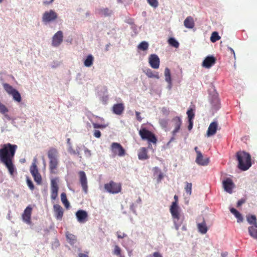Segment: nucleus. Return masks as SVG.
<instances>
[{"mask_svg":"<svg viewBox=\"0 0 257 257\" xmlns=\"http://www.w3.org/2000/svg\"><path fill=\"white\" fill-rule=\"evenodd\" d=\"M17 148L16 145L7 143L4 144L0 149V161L5 165L12 176L16 172L13 161Z\"/></svg>","mask_w":257,"mask_h":257,"instance_id":"obj_1","label":"nucleus"},{"mask_svg":"<svg viewBox=\"0 0 257 257\" xmlns=\"http://www.w3.org/2000/svg\"><path fill=\"white\" fill-rule=\"evenodd\" d=\"M170 212L172 215L175 228L178 230L183 224L185 217L179 206H177L175 203H172L170 208Z\"/></svg>","mask_w":257,"mask_h":257,"instance_id":"obj_2","label":"nucleus"},{"mask_svg":"<svg viewBox=\"0 0 257 257\" xmlns=\"http://www.w3.org/2000/svg\"><path fill=\"white\" fill-rule=\"evenodd\" d=\"M238 168L242 171L248 170L251 166V156L244 151H238L236 154Z\"/></svg>","mask_w":257,"mask_h":257,"instance_id":"obj_3","label":"nucleus"},{"mask_svg":"<svg viewBox=\"0 0 257 257\" xmlns=\"http://www.w3.org/2000/svg\"><path fill=\"white\" fill-rule=\"evenodd\" d=\"M58 151L54 148H50L47 153L49 159V169L51 174H56L59 166Z\"/></svg>","mask_w":257,"mask_h":257,"instance_id":"obj_4","label":"nucleus"},{"mask_svg":"<svg viewBox=\"0 0 257 257\" xmlns=\"http://www.w3.org/2000/svg\"><path fill=\"white\" fill-rule=\"evenodd\" d=\"M139 135L142 140H147L149 143H152L154 144L157 143V139L155 135L146 128L141 129L139 131Z\"/></svg>","mask_w":257,"mask_h":257,"instance_id":"obj_5","label":"nucleus"},{"mask_svg":"<svg viewBox=\"0 0 257 257\" xmlns=\"http://www.w3.org/2000/svg\"><path fill=\"white\" fill-rule=\"evenodd\" d=\"M104 188L110 193L116 194L120 192L121 186L120 184L111 181L104 185Z\"/></svg>","mask_w":257,"mask_h":257,"instance_id":"obj_6","label":"nucleus"},{"mask_svg":"<svg viewBox=\"0 0 257 257\" xmlns=\"http://www.w3.org/2000/svg\"><path fill=\"white\" fill-rule=\"evenodd\" d=\"M110 150L113 156L119 157L124 156L125 154V151L122 146L118 143H112L110 146Z\"/></svg>","mask_w":257,"mask_h":257,"instance_id":"obj_7","label":"nucleus"},{"mask_svg":"<svg viewBox=\"0 0 257 257\" xmlns=\"http://www.w3.org/2000/svg\"><path fill=\"white\" fill-rule=\"evenodd\" d=\"M194 150L196 153V163L200 166H207L209 163V158L207 157L203 158L202 153L198 150L197 147H195Z\"/></svg>","mask_w":257,"mask_h":257,"instance_id":"obj_8","label":"nucleus"},{"mask_svg":"<svg viewBox=\"0 0 257 257\" xmlns=\"http://www.w3.org/2000/svg\"><path fill=\"white\" fill-rule=\"evenodd\" d=\"M58 178H53L51 180V198L54 200L58 197L59 187L57 184Z\"/></svg>","mask_w":257,"mask_h":257,"instance_id":"obj_9","label":"nucleus"},{"mask_svg":"<svg viewBox=\"0 0 257 257\" xmlns=\"http://www.w3.org/2000/svg\"><path fill=\"white\" fill-rule=\"evenodd\" d=\"M58 18L57 14L53 10L45 12L42 17V21L44 23H49L56 20Z\"/></svg>","mask_w":257,"mask_h":257,"instance_id":"obj_10","label":"nucleus"},{"mask_svg":"<svg viewBox=\"0 0 257 257\" xmlns=\"http://www.w3.org/2000/svg\"><path fill=\"white\" fill-rule=\"evenodd\" d=\"M79 181L82 186L83 191L85 193L88 192L87 179L85 173L83 171L78 172Z\"/></svg>","mask_w":257,"mask_h":257,"instance_id":"obj_11","label":"nucleus"},{"mask_svg":"<svg viewBox=\"0 0 257 257\" xmlns=\"http://www.w3.org/2000/svg\"><path fill=\"white\" fill-rule=\"evenodd\" d=\"M171 124L174 129L172 131V133L173 136H174L177 133H178L180 128L182 124V120L180 117L176 116L174 117L171 120Z\"/></svg>","mask_w":257,"mask_h":257,"instance_id":"obj_12","label":"nucleus"},{"mask_svg":"<svg viewBox=\"0 0 257 257\" xmlns=\"http://www.w3.org/2000/svg\"><path fill=\"white\" fill-rule=\"evenodd\" d=\"M32 212V208L30 205H29L25 209L23 214V220L28 224L31 223V214Z\"/></svg>","mask_w":257,"mask_h":257,"instance_id":"obj_13","label":"nucleus"},{"mask_svg":"<svg viewBox=\"0 0 257 257\" xmlns=\"http://www.w3.org/2000/svg\"><path fill=\"white\" fill-rule=\"evenodd\" d=\"M222 185L224 190L231 194L232 192V189L234 187V184L232 180L229 178H227L222 181Z\"/></svg>","mask_w":257,"mask_h":257,"instance_id":"obj_14","label":"nucleus"},{"mask_svg":"<svg viewBox=\"0 0 257 257\" xmlns=\"http://www.w3.org/2000/svg\"><path fill=\"white\" fill-rule=\"evenodd\" d=\"M63 35L61 31H58L52 38V44L54 47L59 46L63 41Z\"/></svg>","mask_w":257,"mask_h":257,"instance_id":"obj_15","label":"nucleus"},{"mask_svg":"<svg viewBox=\"0 0 257 257\" xmlns=\"http://www.w3.org/2000/svg\"><path fill=\"white\" fill-rule=\"evenodd\" d=\"M149 63L154 69H158L160 66V59L156 54H151L149 58Z\"/></svg>","mask_w":257,"mask_h":257,"instance_id":"obj_16","label":"nucleus"},{"mask_svg":"<svg viewBox=\"0 0 257 257\" xmlns=\"http://www.w3.org/2000/svg\"><path fill=\"white\" fill-rule=\"evenodd\" d=\"M215 62L216 59L214 57L212 56H207L203 61L202 65L205 68H209L213 66Z\"/></svg>","mask_w":257,"mask_h":257,"instance_id":"obj_17","label":"nucleus"},{"mask_svg":"<svg viewBox=\"0 0 257 257\" xmlns=\"http://www.w3.org/2000/svg\"><path fill=\"white\" fill-rule=\"evenodd\" d=\"M77 220L80 223H84L87 220L88 214L86 211L83 210H79L76 213Z\"/></svg>","mask_w":257,"mask_h":257,"instance_id":"obj_18","label":"nucleus"},{"mask_svg":"<svg viewBox=\"0 0 257 257\" xmlns=\"http://www.w3.org/2000/svg\"><path fill=\"white\" fill-rule=\"evenodd\" d=\"M124 110V105L122 103L115 104L112 107V111L115 114L120 115Z\"/></svg>","mask_w":257,"mask_h":257,"instance_id":"obj_19","label":"nucleus"},{"mask_svg":"<svg viewBox=\"0 0 257 257\" xmlns=\"http://www.w3.org/2000/svg\"><path fill=\"white\" fill-rule=\"evenodd\" d=\"M55 216L58 220H61L63 216V209L59 204H55L53 206Z\"/></svg>","mask_w":257,"mask_h":257,"instance_id":"obj_20","label":"nucleus"},{"mask_svg":"<svg viewBox=\"0 0 257 257\" xmlns=\"http://www.w3.org/2000/svg\"><path fill=\"white\" fill-rule=\"evenodd\" d=\"M218 126V123L217 121H213L212 122L208 128L207 132L206 135L208 137H210L215 135L216 133L217 128Z\"/></svg>","mask_w":257,"mask_h":257,"instance_id":"obj_21","label":"nucleus"},{"mask_svg":"<svg viewBox=\"0 0 257 257\" xmlns=\"http://www.w3.org/2000/svg\"><path fill=\"white\" fill-rule=\"evenodd\" d=\"M184 25L188 29L193 28L195 26L193 18L191 16L187 17L184 21Z\"/></svg>","mask_w":257,"mask_h":257,"instance_id":"obj_22","label":"nucleus"},{"mask_svg":"<svg viewBox=\"0 0 257 257\" xmlns=\"http://www.w3.org/2000/svg\"><path fill=\"white\" fill-rule=\"evenodd\" d=\"M138 158L141 160H147L149 158L148 151L146 148H141L138 153Z\"/></svg>","mask_w":257,"mask_h":257,"instance_id":"obj_23","label":"nucleus"},{"mask_svg":"<svg viewBox=\"0 0 257 257\" xmlns=\"http://www.w3.org/2000/svg\"><path fill=\"white\" fill-rule=\"evenodd\" d=\"M66 236L67 238V240L68 242L71 245H74L77 241V237L75 235L69 232H67L66 233Z\"/></svg>","mask_w":257,"mask_h":257,"instance_id":"obj_24","label":"nucleus"},{"mask_svg":"<svg viewBox=\"0 0 257 257\" xmlns=\"http://www.w3.org/2000/svg\"><path fill=\"white\" fill-rule=\"evenodd\" d=\"M197 228L199 232L202 234L206 233L208 230V228L204 220L201 223L197 224Z\"/></svg>","mask_w":257,"mask_h":257,"instance_id":"obj_25","label":"nucleus"},{"mask_svg":"<svg viewBox=\"0 0 257 257\" xmlns=\"http://www.w3.org/2000/svg\"><path fill=\"white\" fill-rule=\"evenodd\" d=\"M249 235L253 238L257 239V225H252L248 227Z\"/></svg>","mask_w":257,"mask_h":257,"instance_id":"obj_26","label":"nucleus"},{"mask_svg":"<svg viewBox=\"0 0 257 257\" xmlns=\"http://www.w3.org/2000/svg\"><path fill=\"white\" fill-rule=\"evenodd\" d=\"M164 75L165 77V80L169 84L170 88L171 87L172 80L171 77V73L170 69L168 68H166L164 71Z\"/></svg>","mask_w":257,"mask_h":257,"instance_id":"obj_27","label":"nucleus"},{"mask_svg":"<svg viewBox=\"0 0 257 257\" xmlns=\"http://www.w3.org/2000/svg\"><path fill=\"white\" fill-rule=\"evenodd\" d=\"M230 211L237 219L238 222H242L243 221V217L241 214L237 210L234 208H231L230 209Z\"/></svg>","mask_w":257,"mask_h":257,"instance_id":"obj_28","label":"nucleus"},{"mask_svg":"<svg viewBox=\"0 0 257 257\" xmlns=\"http://www.w3.org/2000/svg\"><path fill=\"white\" fill-rule=\"evenodd\" d=\"M94 61V58L91 55L87 56L86 59L84 61V64L86 67H89L92 65Z\"/></svg>","mask_w":257,"mask_h":257,"instance_id":"obj_29","label":"nucleus"},{"mask_svg":"<svg viewBox=\"0 0 257 257\" xmlns=\"http://www.w3.org/2000/svg\"><path fill=\"white\" fill-rule=\"evenodd\" d=\"M112 13V11L108 8L101 9L99 10V15L105 17L110 16Z\"/></svg>","mask_w":257,"mask_h":257,"instance_id":"obj_30","label":"nucleus"},{"mask_svg":"<svg viewBox=\"0 0 257 257\" xmlns=\"http://www.w3.org/2000/svg\"><path fill=\"white\" fill-rule=\"evenodd\" d=\"M145 73L146 75L149 78H155L157 79L159 78V75L158 72L154 73L150 69H147L146 70Z\"/></svg>","mask_w":257,"mask_h":257,"instance_id":"obj_31","label":"nucleus"},{"mask_svg":"<svg viewBox=\"0 0 257 257\" xmlns=\"http://www.w3.org/2000/svg\"><path fill=\"white\" fill-rule=\"evenodd\" d=\"M61 199L63 204L66 208H68L70 206V203L67 200V196L65 193H62L61 194Z\"/></svg>","mask_w":257,"mask_h":257,"instance_id":"obj_32","label":"nucleus"},{"mask_svg":"<svg viewBox=\"0 0 257 257\" xmlns=\"http://www.w3.org/2000/svg\"><path fill=\"white\" fill-rule=\"evenodd\" d=\"M3 87L5 91L10 95L16 90V89L14 88L11 85L8 83L3 84Z\"/></svg>","mask_w":257,"mask_h":257,"instance_id":"obj_33","label":"nucleus"},{"mask_svg":"<svg viewBox=\"0 0 257 257\" xmlns=\"http://www.w3.org/2000/svg\"><path fill=\"white\" fill-rule=\"evenodd\" d=\"M246 219L247 221L249 224H252V225H255V224L257 225L256 218L255 215H248L246 217Z\"/></svg>","mask_w":257,"mask_h":257,"instance_id":"obj_34","label":"nucleus"},{"mask_svg":"<svg viewBox=\"0 0 257 257\" xmlns=\"http://www.w3.org/2000/svg\"><path fill=\"white\" fill-rule=\"evenodd\" d=\"M30 172L32 175L38 173V170L36 165V159L34 160V162L32 163L30 167Z\"/></svg>","mask_w":257,"mask_h":257,"instance_id":"obj_35","label":"nucleus"},{"mask_svg":"<svg viewBox=\"0 0 257 257\" xmlns=\"http://www.w3.org/2000/svg\"><path fill=\"white\" fill-rule=\"evenodd\" d=\"M11 95L13 96L14 100L19 102L21 101L22 97L21 94L16 89Z\"/></svg>","mask_w":257,"mask_h":257,"instance_id":"obj_36","label":"nucleus"},{"mask_svg":"<svg viewBox=\"0 0 257 257\" xmlns=\"http://www.w3.org/2000/svg\"><path fill=\"white\" fill-rule=\"evenodd\" d=\"M168 43L170 45L174 48H177L179 47V42L174 38H170L168 39Z\"/></svg>","mask_w":257,"mask_h":257,"instance_id":"obj_37","label":"nucleus"},{"mask_svg":"<svg viewBox=\"0 0 257 257\" xmlns=\"http://www.w3.org/2000/svg\"><path fill=\"white\" fill-rule=\"evenodd\" d=\"M149 48V44L146 42H142L138 46V48L142 51H146L148 50Z\"/></svg>","mask_w":257,"mask_h":257,"instance_id":"obj_38","label":"nucleus"},{"mask_svg":"<svg viewBox=\"0 0 257 257\" xmlns=\"http://www.w3.org/2000/svg\"><path fill=\"white\" fill-rule=\"evenodd\" d=\"M221 37L219 36L218 33L217 32H213L210 37V41L214 43L216 41L220 40Z\"/></svg>","mask_w":257,"mask_h":257,"instance_id":"obj_39","label":"nucleus"},{"mask_svg":"<svg viewBox=\"0 0 257 257\" xmlns=\"http://www.w3.org/2000/svg\"><path fill=\"white\" fill-rule=\"evenodd\" d=\"M9 111L8 108L0 102V113L5 115V116H8L7 114Z\"/></svg>","mask_w":257,"mask_h":257,"instance_id":"obj_40","label":"nucleus"},{"mask_svg":"<svg viewBox=\"0 0 257 257\" xmlns=\"http://www.w3.org/2000/svg\"><path fill=\"white\" fill-rule=\"evenodd\" d=\"M121 248L117 245H115L114 250L113 251V254L118 256L119 257H124L121 254Z\"/></svg>","mask_w":257,"mask_h":257,"instance_id":"obj_41","label":"nucleus"},{"mask_svg":"<svg viewBox=\"0 0 257 257\" xmlns=\"http://www.w3.org/2000/svg\"><path fill=\"white\" fill-rule=\"evenodd\" d=\"M34 178L35 181L38 185H40L42 183V177L39 173L32 175Z\"/></svg>","mask_w":257,"mask_h":257,"instance_id":"obj_42","label":"nucleus"},{"mask_svg":"<svg viewBox=\"0 0 257 257\" xmlns=\"http://www.w3.org/2000/svg\"><path fill=\"white\" fill-rule=\"evenodd\" d=\"M185 190L187 194L190 195L192 193V183L186 182Z\"/></svg>","mask_w":257,"mask_h":257,"instance_id":"obj_43","label":"nucleus"},{"mask_svg":"<svg viewBox=\"0 0 257 257\" xmlns=\"http://www.w3.org/2000/svg\"><path fill=\"white\" fill-rule=\"evenodd\" d=\"M92 125L94 128H105L107 126L105 124H98L94 122L92 123Z\"/></svg>","mask_w":257,"mask_h":257,"instance_id":"obj_44","label":"nucleus"},{"mask_svg":"<svg viewBox=\"0 0 257 257\" xmlns=\"http://www.w3.org/2000/svg\"><path fill=\"white\" fill-rule=\"evenodd\" d=\"M147 2L150 6L154 8H156L158 6V0H147Z\"/></svg>","mask_w":257,"mask_h":257,"instance_id":"obj_45","label":"nucleus"},{"mask_svg":"<svg viewBox=\"0 0 257 257\" xmlns=\"http://www.w3.org/2000/svg\"><path fill=\"white\" fill-rule=\"evenodd\" d=\"M187 114L188 115V120H192L194 117V113H193V110L192 109L188 110Z\"/></svg>","mask_w":257,"mask_h":257,"instance_id":"obj_46","label":"nucleus"},{"mask_svg":"<svg viewBox=\"0 0 257 257\" xmlns=\"http://www.w3.org/2000/svg\"><path fill=\"white\" fill-rule=\"evenodd\" d=\"M116 234L118 239H122L127 236L126 234L124 232H121L120 231H117L116 232Z\"/></svg>","mask_w":257,"mask_h":257,"instance_id":"obj_47","label":"nucleus"},{"mask_svg":"<svg viewBox=\"0 0 257 257\" xmlns=\"http://www.w3.org/2000/svg\"><path fill=\"white\" fill-rule=\"evenodd\" d=\"M27 184L29 187V188L32 190H34L35 189L34 185L32 182V181L29 179V178H27Z\"/></svg>","mask_w":257,"mask_h":257,"instance_id":"obj_48","label":"nucleus"},{"mask_svg":"<svg viewBox=\"0 0 257 257\" xmlns=\"http://www.w3.org/2000/svg\"><path fill=\"white\" fill-rule=\"evenodd\" d=\"M160 123L163 127L166 128L168 125V121L166 119H163L160 120Z\"/></svg>","mask_w":257,"mask_h":257,"instance_id":"obj_49","label":"nucleus"},{"mask_svg":"<svg viewBox=\"0 0 257 257\" xmlns=\"http://www.w3.org/2000/svg\"><path fill=\"white\" fill-rule=\"evenodd\" d=\"M101 132L97 130H94L93 132V136L97 138H99L101 137Z\"/></svg>","mask_w":257,"mask_h":257,"instance_id":"obj_50","label":"nucleus"},{"mask_svg":"<svg viewBox=\"0 0 257 257\" xmlns=\"http://www.w3.org/2000/svg\"><path fill=\"white\" fill-rule=\"evenodd\" d=\"M148 257H163V256L159 252H154L152 254H150Z\"/></svg>","mask_w":257,"mask_h":257,"instance_id":"obj_51","label":"nucleus"},{"mask_svg":"<svg viewBox=\"0 0 257 257\" xmlns=\"http://www.w3.org/2000/svg\"><path fill=\"white\" fill-rule=\"evenodd\" d=\"M245 202V200L244 199H241L239 200L237 203V207H239L242 204H243Z\"/></svg>","mask_w":257,"mask_h":257,"instance_id":"obj_52","label":"nucleus"},{"mask_svg":"<svg viewBox=\"0 0 257 257\" xmlns=\"http://www.w3.org/2000/svg\"><path fill=\"white\" fill-rule=\"evenodd\" d=\"M136 117H137V120L139 121H141L142 120V118L141 117L140 112H139L138 111H136Z\"/></svg>","mask_w":257,"mask_h":257,"instance_id":"obj_53","label":"nucleus"},{"mask_svg":"<svg viewBox=\"0 0 257 257\" xmlns=\"http://www.w3.org/2000/svg\"><path fill=\"white\" fill-rule=\"evenodd\" d=\"M78 257H89L88 252H86L85 253H79L78 254Z\"/></svg>","mask_w":257,"mask_h":257,"instance_id":"obj_54","label":"nucleus"},{"mask_svg":"<svg viewBox=\"0 0 257 257\" xmlns=\"http://www.w3.org/2000/svg\"><path fill=\"white\" fill-rule=\"evenodd\" d=\"M189 125L188 126V128L189 130H191L193 127V121L192 120H188Z\"/></svg>","mask_w":257,"mask_h":257,"instance_id":"obj_55","label":"nucleus"},{"mask_svg":"<svg viewBox=\"0 0 257 257\" xmlns=\"http://www.w3.org/2000/svg\"><path fill=\"white\" fill-rule=\"evenodd\" d=\"M174 198L175 199V201H173L172 203H175L176 205L177 206H179L178 205V203H177V202H178V196L176 195H175L174 196Z\"/></svg>","mask_w":257,"mask_h":257,"instance_id":"obj_56","label":"nucleus"},{"mask_svg":"<svg viewBox=\"0 0 257 257\" xmlns=\"http://www.w3.org/2000/svg\"><path fill=\"white\" fill-rule=\"evenodd\" d=\"M69 153L71 154H74V155H79L80 154L79 152H76L75 151L72 150H70Z\"/></svg>","mask_w":257,"mask_h":257,"instance_id":"obj_57","label":"nucleus"},{"mask_svg":"<svg viewBox=\"0 0 257 257\" xmlns=\"http://www.w3.org/2000/svg\"><path fill=\"white\" fill-rule=\"evenodd\" d=\"M228 49L230 51L231 53L233 55L234 57L235 58V54L233 49L230 47H229Z\"/></svg>","mask_w":257,"mask_h":257,"instance_id":"obj_58","label":"nucleus"},{"mask_svg":"<svg viewBox=\"0 0 257 257\" xmlns=\"http://www.w3.org/2000/svg\"><path fill=\"white\" fill-rule=\"evenodd\" d=\"M85 154L86 155H88V156H90L91 155V152L89 150H88L87 149L85 150Z\"/></svg>","mask_w":257,"mask_h":257,"instance_id":"obj_59","label":"nucleus"},{"mask_svg":"<svg viewBox=\"0 0 257 257\" xmlns=\"http://www.w3.org/2000/svg\"><path fill=\"white\" fill-rule=\"evenodd\" d=\"M163 178V175L162 173H160L158 176V180L161 181L162 179Z\"/></svg>","mask_w":257,"mask_h":257,"instance_id":"obj_60","label":"nucleus"},{"mask_svg":"<svg viewBox=\"0 0 257 257\" xmlns=\"http://www.w3.org/2000/svg\"><path fill=\"white\" fill-rule=\"evenodd\" d=\"M227 252H225V253H222V256L223 257H225L226 255H227Z\"/></svg>","mask_w":257,"mask_h":257,"instance_id":"obj_61","label":"nucleus"},{"mask_svg":"<svg viewBox=\"0 0 257 257\" xmlns=\"http://www.w3.org/2000/svg\"><path fill=\"white\" fill-rule=\"evenodd\" d=\"M182 229L184 230H186V227L185 226H183Z\"/></svg>","mask_w":257,"mask_h":257,"instance_id":"obj_62","label":"nucleus"},{"mask_svg":"<svg viewBox=\"0 0 257 257\" xmlns=\"http://www.w3.org/2000/svg\"><path fill=\"white\" fill-rule=\"evenodd\" d=\"M173 140H174V138H173V137H172V138L171 139V140H170V142H171V141H172Z\"/></svg>","mask_w":257,"mask_h":257,"instance_id":"obj_63","label":"nucleus"},{"mask_svg":"<svg viewBox=\"0 0 257 257\" xmlns=\"http://www.w3.org/2000/svg\"><path fill=\"white\" fill-rule=\"evenodd\" d=\"M69 142H70V139H67V143H69Z\"/></svg>","mask_w":257,"mask_h":257,"instance_id":"obj_64","label":"nucleus"}]
</instances>
